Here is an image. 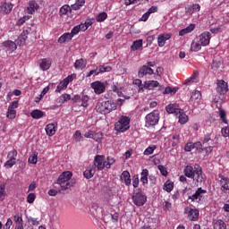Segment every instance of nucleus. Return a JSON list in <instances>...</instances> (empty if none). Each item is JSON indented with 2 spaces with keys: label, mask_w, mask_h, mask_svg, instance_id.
<instances>
[{
  "label": "nucleus",
  "mask_w": 229,
  "mask_h": 229,
  "mask_svg": "<svg viewBox=\"0 0 229 229\" xmlns=\"http://www.w3.org/2000/svg\"><path fill=\"white\" fill-rule=\"evenodd\" d=\"M116 109L117 104L112 100L98 102L95 107L96 112L103 115H106V114H110V112Z\"/></svg>",
  "instance_id": "obj_1"
},
{
  "label": "nucleus",
  "mask_w": 229,
  "mask_h": 229,
  "mask_svg": "<svg viewBox=\"0 0 229 229\" xmlns=\"http://www.w3.org/2000/svg\"><path fill=\"white\" fill-rule=\"evenodd\" d=\"M71 178H72V173L67 171L64 172L57 179L56 185H60L62 191H67L72 187L71 183Z\"/></svg>",
  "instance_id": "obj_2"
},
{
  "label": "nucleus",
  "mask_w": 229,
  "mask_h": 229,
  "mask_svg": "<svg viewBox=\"0 0 229 229\" xmlns=\"http://www.w3.org/2000/svg\"><path fill=\"white\" fill-rule=\"evenodd\" d=\"M131 119L130 116L122 115L119 120L114 123V130L118 133H124L130 130V123Z\"/></svg>",
  "instance_id": "obj_3"
},
{
  "label": "nucleus",
  "mask_w": 229,
  "mask_h": 229,
  "mask_svg": "<svg viewBox=\"0 0 229 229\" xmlns=\"http://www.w3.org/2000/svg\"><path fill=\"white\" fill-rule=\"evenodd\" d=\"M158 121H160V111L153 110L145 116V126L146 128L157 126Z\"/></svg>",
  "instance_id": "obj_4"
},
{
  "label": "nucleus",
  "mask_w": 229,
  "mask_h": 229,
  "mask_svg": "<svg viewBox=\"0 0 229 229\" xmlns=\"http://www.w3.org/2000/svg\"><path fill=\"white\" fill-rule=\"evenodd\" d=\"M148 201V197L144 192H142L140 190L134 191V193L132 195V203L136 205V207H144L146 205V202Z\"/></svg>",
  "instance_id": "obj_5"
},
{
  "label": "nucleus",
  "mask_w": 229,
  "mask_h": 229,
  "mask_svg": "<svg viewBox=\"0 0 229 229\" xmlns=\"http://www.w3.org/2000/svg\"><path fill=\"white\" fill-rule=\"evenodd\" d=\"M203 194H207V190L198 188V190L194 193H192V190H191V192L188 193V199H191V202L201 201Z\"/></svg>",
  "instance_id": "obj_6"
},
{
  "label": "nucleus",
  "mask_w": 229,
  "mask_h": 229,
  "mask_svg": "<svg viewBox=\"0 0 229 229\" xmlns=\"http://www.w3.org/2000/svg\"><path fill=\"white\" fill-rule=\"evenodd\" d=\"M106 157L103 155H97L94 159V167L98 168V171H103L104 167H106Z\"/></svg>",
  "instance_id": "obj_7"
},
{
  "label": "nucleus",
  "mask_w": 229,
  "mask_h": 229,
  "mask_svg": "<svg viewBox=\"0 0 229 229\" xmlns=\"http://www.w3.org/2000/svg\"><path fill=\"white\" fill-rule=\"evenodd\" d=\"M72 80H74V78H72V75H69L68 77L64 78L57 85L55 92H62V90H65V89H67Z\"/></svg>",
  "instance_id": "obj_8"
},
{
  "label": "nucleus",
  "mask_w": 229,
  "mask_h": 229,
  "mask_svg": "<svg viewBox=\"0 0 229 229\" xmlns=\"http://www.w3.org/2000/svg\"><path fill=\"white\" fill-rule=\"evenodd\" d=\"M91 89H93L95 94H103L105 90H106V86H105V83L96 81L90 84Z\"/></svg>",
  "instance_id": "obj_9"
},
{
  "label": "nucleus",
  "mask_w": 229,
  "mask_h": 229,
  "mask_svg": "<svg viewBox=\"0 0 229 229\" xmlns=\"http://www.w3.org/2000/svg\"><path fill=\"white\" fill-rule=\"evenodd\" d=\"M216 92H218L220 96H225V94L228 92V83L223 80H218L216 82Z\"/></svg>",
  "instance_id": "obj_10"
},
{
  "label": "nucleus",
  "mask_w": 229,
  "mask_h": 229,
  "mask_svg": "<svg viewBox=\"0 0 229 229\" xmlns=\"http://www.w3.org/2000/svg\"><path fill=\"white\" fill-rule=\"evenodd\" d=\"M188 213V219L190 221H198L199 219V210L191 208H185V214Z\"/></svg>",
  "instance_id": "obj_11"
},
{
  "label": "nucleus",
  "mask_w": 229,
  "mask_h": 229,
  "mask_svg": "<svg viewBox=\"0 0 229 229\" xmlns=\"http://www.w3.org/2000/svg\"><path fill=\"white\" fill-rule=\"evenodd\" d=\"M210 38H212V34H210L208 31L203 32L199 36V38H197L203 47H207L208 44H210Z\"/></svg>",
  "instance_id": "obj_12"
},
{
  "label": "nucleus",
  "mask_w": 229,
  "mask_h": 229,
  "mask_svg": "<svg viewBox=\"0 0 229 229\" xmlns=\"http://www.w3.org/2000/svg\"><path fill=\"white\" fill-rule=\"evenodd\" d=\"M218 178L220 179V185L222 192H227L229 191V178L219 174Z\"/></svg>",
  "instance_id": "obj_13"
},
{
  "label": "nucleus",
  "mask_w": 229,
  "mask_h": 229,
  "mask_svg": "<svg viewBox=\"0 0 229 229\" xmlns=\"http://www.w3.org/2000/svg\"><path fill=\"white\" fill-rule=\"evenodd\" d=\"M191 180H196L197 183H202L205 182V174H203L201 167H195V173L193 174V178H191Z\"/></svg>",
  "instance_id": "obj_14"
},
{
  "label": "nucleus",
  "mask_w": 229,
  "mask_h": 229,
  "mask_svg": "<svg viewBox=\"0 0 229 229\" xmlns=\"http://www.w3.org/2000/svg\"><path fill=\"white\" fill-rule=\"evenodd\" d=\"M56 130H58L57 123H48L45 127L46 133L48 135V137H53V135L56 133Z\"/></svg>",
  "instance_id": "obj_15"
},
{
  "label": "nucleus",
  "mask_w": 229,
  "mask_h": 229,
  "mask_svg": "<svg viewBox=\"0 0 229 229\" xmlns=\"http://www.w3.org/2000/svg\"><path fill=\"white\" fill-rule=\"evenodd\" d=\"M155 72L153 71V69H151V67H148V65H143L139 72H138V76L140 78H144V76H151V74H154Z\"/></svg>",
  "instance_id": "obj_16"
},
{
  "label": "nucleus",
  "mask_w": 229,
  "mask_h": 229,
  "mask_svg": "<svg viewBox=\"0 0 229 229\" xmlns=\"http://www.w3.org/2000/svg\"><path fill=\"white\" fill-rule=\"evenodd\" d=\"M39 6L38 4L35 0H30L29 2L28 7L25 9L26 13L29 15H33L37 10H38Z\"/></svg>",
  "instance_id": "obj_17"
},
{
  "label": "nucleus",
  "mask_w": 229,
  "mask_h": 229,
  "mask_svg": "<svg viewBox=\"0 0 229 229\" xmlns=\"http://www.w3.org/2000/svg\"><path fill=\"white\" fill-rule=\"evenodd\" d=\"M2 45L5 47L7 53H13L17 50V43L12 40L4 41Z\"/></svg>",
  "instance_id": "obj_18"
},
{
  "label": "nucleus",
  "mask_w": 229,
  "mask_h": 229,
  "mask_svg": "<svg viewBox=\"0 0 229 229\" xmlns=\"http://www.w3.org/2000/svg\"><path fill=\"white\" fill-rule=\"evenodd\" d=\"M38 64L41 70L48 71V69L51 67V59L49 58L39 59L38 61Z\"/></svg>",
  "instance_id": "obj_19"
},
{
  "label": "nucleus",
  "mask_w": 229,
  "mask_h": 229,
  "mask_svg": "<svg viewBox=\"0 0 229 229\" xmlns=\"http://www.w3.org/2000/svg\"><path fill=\"white\" fill-rule=\"evenodd\" d=\"M28 40V30H23L18 38L15 40L16 46H24Z\"/></svg>",
  "instance_id": "obj_20"
},
{
  "label": "nucleus",
  "mask_w": 229,
  "mask_h": 229,
  "mask_svg": "<svg viewBox=\"0 0 229 229\" xmlns=\"http://www.w3.org/2000/svg\"><path fill=\"white\" fill-rule=\"evenodd\" d=\"M94 174H96V166L94 165L89 166L88 169L83 172V176L87 180H90Z\"/></svg>",
  "instance_id": "obj_21"
},
{
  "label": "nucleus",
  "mask_w": 229,
  "mask_h": 229,
  "mask_svg": "<svg viewBox=\"0 0 229 229\" xmlns=\"http://www.w3.org/2000/svg\"><path fill=\"white\" fill-rule=\"evenodd\" d=\"M13 9V4H12V3H3L1 5H0V12L2 13H10V12H12V10Z\"/></svg>",
  "instance_id": "obj_22"
},
{
  "label": "nucleus",
  "mask_w": 229,
  "mask_h": 229,
  "mask_svg": "<svg viewBox=\"0 0 229 229\" xmlns=\"http://www.w3.org/2000/svg\"><path fill=\"white\" fill-rule=\"evenodd\" d=\"M121 180L124 182V184L127 185V187H130V185H131V175L130 174V172L123 171L121 175Z\"/></svg>",
  "instance_id": "obj_23"
},
{
  "label": "nucleus",
  "mask_w": 229,
  "mask_h": 229,
  "mask_svg": "<svg viewBox=\"0 0 229 229\" xmlns=\"http://www.w3.org/2000/svg\"><path fill=\"white\" fill-rule=\"evenodd\" d=\"M160 83L158 81H144V89L147 90H153V89L158 87Z\"/></svg>",
  "instance_id": "obj_24"
},
{
  "label": "nucleus",
  "mask_w": 229,
  "mask_h": 229,
  "mask_svg": "<svg viewBox=\"0 0 229 229\" xmlns=\"http://www.w3.org/2000/svg\"><path fill=\"white\" fill-rule=\"evenodd\" d=\"M201 10V5L199 4H193L186 7V13L192 15L195 12H199Z\"/></svg>",
  "instance_id": "obj_25"
},
{
  "label": "nucleus",
  "mask_w": 229,
  "mask_h": 229,
  "mask_svg": "<svg viewBox=\"0 0 229 229\" xmlns=\"http://www.w3.org/2000/svg\"><path fill=\"white\" fill-rule=\"evenodd\" d=\"M201 100V92L199 90H194L191 92L190 98V103H199Z\"/></svg>",
  "instance_id": "obj_26"
},
{
  "label": "nucleus",
  "mask_w": 229,
  "mask_h": 229,
  "mask_svg": "<svg viewBox=\"0 0 229 229\" xmlns=\"http://www.w3.org/2000/svg\"><path fill=\"white\" fill-rule=\"evenodd\" d=\"M195 29H196V24L191 23L185 29L181 30L179 31V35H180V37H183V36L187 35L188 33H191V31H194Z\"/></svg>",
  "instance_id": "obj_27"
},
{
  "label": "nucleus",
  "mask_w": 229,
  "mask_h": 229,
  "mask_svg": "<svg viewBox=\"0 0 229 229\" xmlns=\"http://www.w3.org/2000/svg\"><path fill=\"white\" fill-rule=\"evenodd\" d=\"M165 110L167 114H175L177 115L182 109L178 108V105L176 104H170L166 106Z\"/></svg>",
  "instance_id": "obj_28"
},
{
  "label": "nucleus",
  "mask_w": 229,
  "mask_h": 229,
  "mask_svg": "<svg viewBox=\"0 0 229 229\" xmlns=\"http://www.w3.org/2000/svg\"><path fill=\"white\" fill-rule=\"evenodd\" d=\"M194 173H196V170H194V167L191 165H186L183 170V174L186 176V178H194Z\"/></svg>",
  "instance_id": "obj_29"
},
{
  "label": "nucleus",
  "mask_w": 229,
  "mask_h": 229,
  "mask_svg": "<svg viewBox=\"0 0 229 229\" xmlns=\"http://www.w3.org/2000/svg\"><path fill=\"white\" fill-rule=\"evenodd\" d=\"M178 119L180 124H186V123H189V116L183 112V109H181L180 112L178 113Z\"/></svg>",
  "instance_id": "obj_30"
},
{
  "label": "nucleus",
  "mask_w": 229,
  "mask_h": 229,
  "mask_svg": "<svg viewBox=\"0 0 229 229\" xmlns=\"http://www.w3.org/2000/svg\"><path fill=\"white\" fill-rule=\"evenodd\" d=\"M87 67V61L83 59H78L74 63V68L78 71H83Z\"/></svg>",
  "instance_id": "obj_31"
},
{
  "label": "nucleus",
  "mask_w": 229,
  "mask_h": 229,
  "mask_svg": "<svg viewBox=\"0 0 229 229\" xmlns=\"http://www.w3.org/2000/svg\"><path fill=\"white\" fill-rule=\"evenodd\" d=\"M202 46L203 45L200 43L199 40H198V38L194 39L191 45V51H193L194 53H198V51H200Z\"/></svg>",
  "instance_id": "obj_32"
},
{
  "label": "nucleus",
  "mask_w": 229,
  "mask_h": 229,
  "mask_svg": "<svg viewBox=\"0 0 229 229\" xmlns=\"http://www.w3.org/2000/svg\"><path fill=\"white\" fill-rule=\"evenodd\" d=\"M72 40V35L71 33H64L57 40L59 44H65V42H70Z\"/></svg>",
  "instance_id": "obj_33"
},
{
  "label": "nucleus",
  "mask_w": 229,
  "mask_h": 229,
  "mask_svg": "<svg viewBox=\"0 0 229 229\" xmlns=\"http://www.w3.org/2000/svg\"><path fill=\"white\" fill-rule=\"evenodd\" d=\"M44 115H46V113H44L40 109H35L30 113V116L32 117V119H42Z\"/></svg>",
  "instance_id": "obj_34"
},
{
  "label": "nucleus",
  "mask_w": 229,
  "mask_h": 229,
  "mask_svg": "<svg viewBox=\"0 0 229 229\" xmlns=\"http://www.w3.org/2000/svg\"><path fill=\"white\" fill-rule=\"evenodd\" d=\"M164 191L166 192H171L174 189V182L171 180H167L163 187Z\"/></svg>",
  "instance_id": "obj_35"
},
{
  "label": "nucleus",
  "mask_w": 229,
  "mask_h": 229,
  "mask_svg": "<svg viewBox=\"0 0 229 229\" xmlns=\"http://www.w3.org/2000/svg\"><path fill=\"white\" fill-rule=\"evenodd\" d=\"M148 176H149V171L148 169H143L140 177V182L143 183V185L148 183Z\"/></svg>",
  "instance_id": "obj_36"
},
{
  "label": "nucleus",
  "mask_w": 229,
  "mask_h": 229,
  "mask_svg": "<svg viewBox=\"0 0 229 229\" xmlns=\"http://www.w3.org/2000/svg\"><path fill=\"white\" fill-rule=\"evenodd\" d=\"M140 47H142V39L135 40L131 47V51H139Z\"/></svg>",
  "instance_id": "obj_37"
},
{
  "label": "nucleus",
  "mask_w": 229,
  "mask_h": 229,
  "mask_svg": "<svg viewBox=\"0 0 229 229\" xmlns=\"http://www.w3.org/2000/svg\"><path fill=\"white\" fill-rule=\"evenodd\" d=\"M85 4V0H77L75 4L71 5L72 10H80Z\"/></svg>",
  "instance_id": "obj_38"
},
{
  "label": "nucleus",
  "mask_w": 229,
  "mask_h": 229,
  "mask_svg": "<svg viewBox=\"0 0 229 229\" xmlns=\"http://www.w3.org/2000/svg\"><path fill=\"white\" fill-rule=\"evenodd\" d=\"M97 69L98 72L96 74H101V72H110L112 66L99 65Z\"/></svg>",
  "instance_id": "obj_39"
},
{
  "label": "nucleus",
  "mask_w": 229,
  "mask_h": 229,
  "mask_svg": "<svg viewBox=\"0 0 229 229\" xmlns=\"http://www.w3.org/2000/svg\"><path fill=\"white\" fill-rule=\"evenodd\" d=\"M132 83L139 87V92H144V84H142V81L140 79H135Z\"/></svg>",
  "instance_id": "obj_40"
},
{
  "label": "nucleus",
  "mask_w": 229,
  "mask_h": 229,
  "mask_svg": "<svg viewBox=\"0 0 229 229\" xmlns=\"http://www.w3.org/2000/svg\"><path fill=\"white\" fill-rule=\"evenodd\" d=\"M107 17H108V14L103 12L97 16L96 21L97 22H104V21H106Z\"/></svg>",
  "instance_id": "obj_41"
},
{
  "label": "nucleus",
  "mask_w": 229,
  "mask_h": 229,
  "mask_svg": "<svg viewBox=\"0 0 229 229\" xmlns=\"http://www.w3.org/2000/svg\"><path fill=\"white\" fill-rule=\"evenodd\" d=\"M14 221L16 223V226H19V225H21V226L24 225V221L22 220V216H21L19 213L14 215Z\"/></svg>",
  "instance_id": "obj_42"
},
{
  "label": "nucleus",
  "mask_w": 229,
  "mask_h": 229,
  "mask_svg": "<svg viewBox=\"0 0 229 229\" xmlns=\"http://www.w3.org/2000/svg\"><path fill=\"white\" fill-rule=\"evenodd\" d=\"M114 163H115V159L114 157H107L106 161V168L110 169V167H112V165H114Z\"/></svg>",
  "instance_id": "obj_43"
},
{
  "label": "nucleus",
  "mask_w": 229,
  "mask_h": 229,
  "mask_svg": "<svg viewBox=\"0 0 229 229\" xmlns=\"http://www.w3.org/2000/svg\"><path fill=\"white\" fill-rule=\"evenodd\" d=\"M15 164H17L16 159L9 158L4 163V167H6V169H11V167H13V165H15Z\"/></svg>",
  "instance_id": "obj_44"
},
{
  "label": "nucleus",
  "mask_w": 229,
  "mask_h": 229,
  "mask_svg": "<svg viewBox=\"0 0 229 229\" xmlns=\"http://www.w3.org/2000/svg\"><path fill=\"white\" fill-rule=\"evenodd\" d=\"M157 149V146L153 145V146H150L148 148H147L145 150H144V155L146 156H149V155H153V153L155 152V150Z\"/></svg>",
  "instance_id": "obj_45"
},
{
  "label": "nucleus",
  "mask_w": 229,
  "mask_h": 229,
  "mask_svg": "<svg viewBox=\"0 0 229 229\" xmlns=\"http://www.w3.org/2000/svg\"><path fill=\"white\" fill-rule=\"evenodd\" d=\"M38 157V152H33L29 157V164H37V157Z\"/></svg>",
  "instance_id": "obj_46"
},
{
  "label": "nucleus",
  "mask_w": 229,
  "mask_h": 229,
  "mask_svg": "<svg viewBox=\"0 0 229 229\" xmlns=\"http://www.w3.org/2000/svg\"><path fill=\"white\" fill-rule=\"evenodd\" d=\"M16 116H17V111L13 110V109L7 110L6 117L8 119H15Z\"/></svg>",
  "instance_id": "obj_47"
},
{
  "label": "nucleus",
  "mask_w": 229,
  "mask_h": 229,
  "mask_svg": "<svg viewBox=\"0 0 229 229\" xmlns=\"http://www.w3.org/2000/svg\"><path fill=\"white\" fill-rule=\"evenodd\" d=\"M60 12L61 13H63V15H67L69 12H72V7L69 6L68 4H64L61 7Z\"/></svg>",
  "instance_id": "obj_48"
},
{
  "label": "nucleus",
  "mask_w": 229,
  "mask_h": 229,
  "mask_svg": "<svg viewBox=\"0 0 229 229\" xmlns=\"http://www.w3.org/2000/svg\"><path fill=\"white\" fill-rule=\"evenodd\" d=\"M6 196V182L0 183V198Z\"/></svg>",
  "instance_id": "obj_49"
},
{
  "label": "nucleus",
  "mask_w": 229,
  "mask_h": 229,
  "mask_svg": "<svg viewBox=\"0 0 229 229\" xmlns=\"http://www.w3.org/2000/svg\"><path fill=\"white\" fill-rule=\"evenodd\" d=\"M219 116L222 122H224L225 124L228 123V120H226V112L224 111L223 108L219 109Z\"/></svg>",
  "instance_id": "obj_50"
},
{
  "label": "nucleus",
  "mask_w": 229,
  "mask_h": 229,
  "mask_svg": "<svg viewBox=\"0 0 229 229\" xmlns=\"http://www.w3.org/2000/svg\"><path fill=\"white\" fill-rule=\"evenodd\" d=\"M81 106H84V108L89 106V96L87 95L82 96L81 98Z\"/></svg>",
  "instance_id": "obj_51"
},
{
  "label": "nucleus",
  "mask_w": 229,
  "mask_h": 229,
  "mask_svg": "<svg viewBox=\"0 0 229 229\" xmlns=\"http://www.w3.org/2000/svg\"><path fill=\"white\" fill-rule=\"evenodd\" d=\"M193 149H197V151H199V153H203V145L200 143V141H197L193 143Z\"/></svg>",
  "instance_id": "obj_52"
},
{
  "label": "nucleus",
  "mask_w": 229,
  "mask_h": 229,
  "mask_svg": "<svg viewBox=\"0 0 229 229\" xmlns=\"http://www.w3.org/2000/svg\"><path fill=\"white\" fill-rule=\"evenodd\" d=\"M17 155H18V152L17 150L15 149H13L11 150L9 153H8V158H11L13 160H17Z\"/></svg>",
  "instance_id": "obj_53"
},
{
  "label": "nucleus",
  "mask_w": 229,
  "mask_h": 229,
  "mask_svg": "<svg viewBox=\"0 0 229 229\" xmlns=\"http://www.w3.org/2000/svg\"><path fill=\"white\" fill-rule=\"evenodd\" d=\"M157 169L160 171L162 176H167L168 173H167V168H165V166L159 165L157 166Z\"/></svg>",
  "instance_id": "obj_54"
},
{
  "label": "nucleus",
  "mask_w": 229,
  "mask_h": 229,
  "mask_svg": "<svg viewBox=\"0 0 229 229\" xmlns=\"http://www.w3.org/2000/svg\"><path fill=\"white\" fill-rule=\"evenodd\" d=\"M37 199V195H35V193H30L27 196V203H33L35 201V199Z\"/></svg>",
  "instance_id": "obj_55"
},
{
  "label": "nucleus",
  "mask_w": 229,
  "mask_h": 229,
  "mask_svg": "<svg viewBox=\"0 0 229 229\" xmlns=\"http://www.w3.org/2000/svg\"><path fill=\"white\" fill-rule=\"evenodd\" d=\"M216 225L218 226L219 229H226V223L222 219L217 220Z\"/></svg>",
  "instance_id": "obj_56"
},
{
  "label": "nucleus",
  "mask_w": 229,
  "mask_h": 229,
  "mask_svg": "<svg viewBox=\"0 0 229 229\" xmlns=\"http://www.w3.org/2000/svg\"><path fill=\"white\" fill-rule=\"evenodd\" d=\"M165 42L166 41L164 39V37H162L161 35L157 37V44L159 47H164V46H165Z\"/></svg>",
  "instance_id": "obj_57"
},
{
  "label": "nucleus",
  "mask_w": 229,
  "mask_h": 229,
  "mask_svg": "<svg viewBox=\"0 0 229 229\" xmlns=\"http://www.w3.org/2000/svg\"><path fill=\"white\" fill-rule=\"evenodd\" d=\"M191 149H194V143L193 142H188L184 146V150L187 152H191Z\"/></svg>",
  "instance_id": "obj_58"
},
{
  "label": "nucleus",
  "mask_w": 229,
  "mask_h": 229,
  "mask_svg": "<svg viewBox=\"0 0 229 229\" xmlns=\"http://www.w3.org/2000/svg\"><path fill=\"white\" fill-rule=\"evenodd\" d=\"M132 185H133L134 189H137V187H139V174L133 175Z\"/></svg>",
  "instance_id": "obj_59"
},
{
  "label": "nucleus",
  "mask_w": 229,
  "mask_h": 229,
  "mask_svg": "<svg viewBox=\"0 0 229 229\" xmlns=\"http://www.w3.org/2000/svg\"><path fill=\"white\" fill-rule=\"evenodd\" d=\"M15 108H19V101L18 100L13 101L8 107L9 110H15Z\"/></svg>",
  "instance_id": "obj_60"
},
{
  "label": "nucleus",
  "mask_w": 229,
  "mask_h": 229,
  "mask_svg": "<svg viewBox=\"0 0 229 229\" xmlns=\"http://www.w3.org/2000/svg\"><path fill=\"white\" fill-rule=\"evenodd\" d=\"M221 133H222L223 137H228V139H229V126H227L225 128H222Z\"/></svg>",
  "instance_id": "obj_61"
},
{
  "label": "nucleus",
  "mask_w": 229,
  "mask_h": 229,
  "mask_svg": "<svg viewBox=\"0 0 229 229\" xmlns=\"http://www.w3.org/2000/svg\"><path fill=\"white\" fill-rule=\"evenodd\" d=\"M80 27L79 26H75L72 30V31H71V33H70V35H72V37H74V35H78L79 33H80Z\"/></svg>",
  "instance_id": "obj_62"
},
{
  "label": "nucleus",
  "mask_w": 229,
  "mask_h": 229,
  "mask_svg": "<svg viewBox=\"0 0 229 229\" xmlns=\"http://www.w3.org/2000/svg\"><path fill=\"white\" fill-rule=\"evenodd\" d=\"M12 225H13V221L12 220V218H8L7 222L5 223V225L4 226V229L12 228Z\"/></svg>",
  "instance_id": "obj_63"
},
{
  "label": "nucleus",
  "mask_w": 229,
  "mask_h": 229,
  "mask_svg": "<svg viewBox=\"0 0 229 229\" xmlns=\"http://www.w3.org/2000/svg\"><path fill=\"white\" fill-rule=\"evenodd\" d=\"M157 12H158V7L152 5L148 10V13H149L151 15V13H157Z\"/></svg>",
  "instance_id": "obj_64"
}]
</instances>
